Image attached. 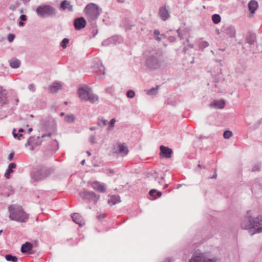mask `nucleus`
<instances>
[{"instance_id":"1","label":"nucleus","mask_w":262,"mask_h":262,"mask_svg":"<svg viewBox=\"0 0 262 262\" xmlns=\"http://www.w3.org/2000/svg\"><path fill=\"white\" fill-rule=\"evenodd\" d=\"M241 227L242 229L248 230L251 236L256 233H262V216L258 215L254 216L251 211L249 210L242 220Z\"/></svg>"},{"instance_id":"2","label":"nucleus","mask_w":262,"mask_h":262,"mask_svg":"<svg viewBox=\"0 0 262 262\" xmlns=\"http://www.w3.org/2000/svg\"><path fill=\"white\" fill-rule=\"evenodd\" d=\"M144 66L150 70H156L164 63V59L162 52L153 50L144 53Z\"/></svg>"},{"instance_id":"3","label":"nucleus","mask_w":262,"mask_h":262,"mask_svg":"<svg viewBox=\"0 0 262 262\" xmlns=\"http://www.w3.org/2000/svg\"><path fill=\"white\" fill-rule=\"evenodd\" d=\"M55 171L53 167H48L44 165H39L34 168L31 173L32 180L38 182L45 179Z\"/></svg>"},{"instance_id":"4","label":"nucleus","mask_w":262,"mask_h":262,"mask_svg":"<svg viewBox=\"0 0 262 262\" xmlns=\"http://www.w3.org/2000/svg\"><path fill=\"white\" fill-rule=\"evenodd\" d=\"M9 218L12 221L25 223L28 220V215L24 211L21 206L11 205L9 207Z\"/></svg>"},{"instance_id":"5","label":"nucleus","mask_w":262,"mask_h":262,"mask_svg":"<svg viewBox=\"0 0 262 262\" xmlns=\"http://www.w3.org/2000/svg\"><path fill=\"white\" fill-rule=\"evenodd\" d=\"M101 11V9L94 3L89 4L84 8V12L87 19L93 28L96 26L95 21L98 18Z\"/></svg>"},{"instance_id":"6","label":"nucleus","mask_w":262,"mask_h":262,"mask_svg":"<svg viewBox=\"0 0 262 262\" xmlns=\"http://www.w3.org/2000/svg\"><path fill=\"white\" fill-rule=\"evenodd\" d=\"M238 43L243 46V49L254 54L257 53L255 49L256 45V34L251 32H248L245 36L244 42L239 41Z\"/></svg>"},{"instance_id":"7","label":"nucleus","mask_w":262,"mask_h":262,"mask_svg":"<svg viewBox=\"0 0 262 262\" xmlns=\"http://www.w3.org/2000/svg\"><path fill=\"white\" fill-rule=\"evenodd\" d=\"M37 14L42 18L54 17L57 13L55 8L50 5H44L38 6L36 10Z\"/></svg>"},{"instance_id":"8","label":"nucleus","mask_w":262,"mask_h":262,"mask_svg":"<svg viewBox=\"0 0 262 262\" xmlns=\"http://www.w3.org/2000/svg\"><path fill=\"white\" fill-rule=\"evenodd\" d=\"M215 258H209L204 253H199L198 255L194 253L189 262H216Z\"/></svg>"},{"instance_id":"9","label":"nucleus","mask_w":262,"mask_h":262,"mask_svg":"<svg viewBox=\"0 0 262 262\" xmlns=\"http://www.w3.org/2000/svg\"><path fill=\"white\" fill-rule=\"evenodd\" d=\"M79 194L83 199L88 200L90 202L93 201L95 204L99 199V195L93 191H83L79 192Z\"/></svg>"},{"instance_id":"10","label":"nucleus","mask_w":262,"mask_h":262,"mask_svg":"<svg viewBox=\"0 0 262 262\" xmlns=\"http://www.w3.org/2000/svg\"><path fill=\"white\" fill-rule=\"evenodd\" d=\"M42 127L47 131L55 132L56 130V123L54 120H48L42 121Z\"/></svg>"},{"instance_id":"11","label":"nucleus","mask_w":262,"mask_h":262,"mask_svg":"<svg viewBox=\"0 0 262 262\" xmlns=\"http://www.w3.org/2000/svg\"><path fill=\"white\" fill-rule=\"evenodd\" d=\"M159 148L160 150L159 155L161 158L169 159L171 157L173 154L172 149L164 145H161Z\"/></svg>"},{"instance_id":"12","label":"nucleus","mask_w":262,"mask_h":262,"mask_svg":"<svg viewBox=\"0 0 262 262\" xmlns=\"http://www.w3.org/2000/svg\"><path fill=\"white\" fill-rule=\"evenodd\" d=\"M222 33L228 37H234L235 36V29L233 26H225L222 29Z\"/></svg>"},{"instance_id":"13","label":"nucleus","mask_w":262,"mask_h":262,"mask_svg":"<svg viewBox=\"0 0 262 262\" xmlns=\"http://www.w3.org/2000/svg\"><path fill=\"white\" fill-rule=\"evenodd\" d=\"M159 15L163 21H165L170 17L169 6H162L160 8L158 12Z\"/></svg>"},{"instance_id":"14","label":"nucleus","mask_w":262,"mask_h":262,"mask_svg":"<svg viewBox=\"0 0 262 262\" xmlns=\"http://www.w3.org/2000/svg\"><path fill=\"white\" fill-rule=\"evenodd\" d=\"M86 24V21L83 17H77L73 21V25L76 30H80L84 28Z\"/></svg>"},{"instance_id":"15","label":"nucleus","mask_w":262,"mask_h":262,"mask_svg":"<svg viewBox=\"0 0 262 262\" xmlns=\"http://www.w3.org/2000/svg\"><path fill=\"white\" fill-rule=\"evenodd\" d=\"M91 186L94 189L99 192L104 193L106 191L105 184L98 181H95L91 183Z\"/></svg>"},{"instance_id":"16","label":"nucleus","mask_w":262,"mask_h":262,"mask_svg":"<svg viewBox=\"0 0 262 262\" xmlns=\"http://www.w3.org/2000/svg\"><path fill=\"white\" fill-rule=\"evenodd\" d=\"M8 99L7 97V93L6 90L3 89L2 86H0V104L4 105L7 104Z\"/></svg>"},{"instance_id":"17","label":"nucleus","mask_w":262,"mask_h":262,"mask_svg":"<svg viewBox=\"0 0 262 262\" xmlns=\"http://www.w3.org/2000/svg\"><path fill=\"white\" fill-rule=\"evenodd\" d=\"M225 101L223 99H221L220 100H213L212 102H211L209 104V106L210 107H214L216 108L222 109L224 108V107L225 106Z\"/></svg>"},{"instance_id":"18","label":"nucleus","mask_w":262,"mask_h":262,"mask_svg":"<svg viewBox=\"0 0 262 262\" xmlns=\"http://www.w3.org/2000/svg\"><path fill=\"white\" fill-rule=\"evenodd\" d=\"M251 191L253 193H257L262 191V184L257 180H255L251 186Z\"/></svg>"},{"instance_id":"19","label":"nucleus","mask_w":262,"mask_h":262,"mask_svg":"<svg viewBox=\"0 0 262 262\" xmlns=\"http://www.w3.org/2000/svg\"><path fill=\"white\" fill-rule=\"evenodd\" d=\"M59 8L65 10L67 9L68 11L72 12L73 11V7L70 4V2L67 0H64L61 2Z\"/></svg>"},{"instance_id":"20","label":"nucleus","mask_w":262,"mask_h":262,"mask_svg":"<svg viewBox=\"0 0 262 262\" xmlns=\"http://www.w3.org/2000/svg\"><path fill=\"white\" fill-rule=\"evenodd\" d=\"M117 39L118 37L117 36H113L103 41L102 45L103 46H114L116 44Z\"/></svg>"},{"instance_id":"21","label":"nucleus","mask_w":262,"mask_h":262,"mask_svg":"<svg viewBox=\"0 0 262 262\" xmlns=\"http://www.w3.org/2000/svg\"><path fill=\"white\" fill-rule=\"evenodd\" d=\"M33 248V245L29 242H26L23 244L21 247V252L23 253H27L30 252Z\"/></svg>"},{"instance_id":"22","label":"nucleus","mask_w":262,"mask_h":262,"mask_svg":"<svg viewBox=\"0 0 262 262\" xmlns=\"http://www.w3.org/2000/svg\"><path fill=\"white\" fill-rule=\"evenodd\" d=\"M91 89L88 87H86L85 88L83 87L80 88L78 89V94L80 98L84 100L88 95V93H89Z\"/></svg>"},{"instance_id":"23","label":"nucleus","mask_w":262,"mask_h":262,"mask_svg":"<svg viewBox=\"0 0 262 262\" xmlns=\"http://www.w3.org/2000/svg\"><path fill=\"white\" fill-rule=\"evenodd\" d=\"M16 167V164L15 163H11L9 164L5 173V177L6 179H9L10 178V174L13 172V169Z\"/></svg>"},{"instance_id":"24","label":"nucleus","mask_w":262,"mask_h":262,"mask_svg":"<svg viewBox=\"0 0 262 262\" xmlns=\"http://www.w3.org/2000/svg\"><path fill=\"white\" fill-rule=\"evenodd\" d=\"M94 69H97L96 70V72L98 75H99L100 78H101L102 76H104L105 74V68L102 64V62H99L97 64V67H94Z\"/></svg>"},{"instance_id":"25","label":"nucleus","mask_w":262,"mask_h":262,"mask_svg":"<svg viewBox=\"0 0 262 262\" xmlns=\"http://www.w3.org/2000/svg\"><path fill=\"white\" fill-rule=\"evenodd\" d=\"M258 3L255 0H251L248 4V8L251 13H254L258 8Z\"/></svg>"},{"instance_id":"26","label":"nucleus","mask_w":262,"mask_h":262,"mask_svg":"<svg viewBox=\"0 0 262 262\" xmlns=\"http://www.w3.org/2000/svg\"><path fill=\"white\" fill-rule=\"evenodd\" d=\"M71 217L73 222H74L76 224H78L80 226L82 225L83 223L82 221V218L79 213H74L72 214L71 215Z\"/></svg>"},{"instance_id":"27","label":"nucleus","mask_w":262,"mask_h":262,"mask_svg":"<svg viewBox=\"0 0 262 262\" xmlns=\"http://www.w3.org/2000/svg\"><path fill=\"white\" fill-rule=\"evenodd\" d=\"M86 101H89L91 103H94L98 100V96L91 92V90L88 93V95L84 99Z\"/></svg>"},{"instance_id":"28","label":"nucleus","mask_w":262,"mask_h":262,"mask_svg":"<svg viewBox=\"0 0 262 262\" xmlns=\"http://www.w3.org/2000/svg\"><path fill=\"white\" fill-rule=\"evenodd\" d=\"M61 86L58 82H54L52 85L49 86V90L51 93H55L58 90L61 89Z\"/></svg>"},{"instance_id":"29","label":"nucleus","mask_w":262,"mask_h":262,"mask_svg":"<svg viewBox=\"0 0 262 262\" xmlns=\"http://www.w3.org/2000/svg\"><path fill=\"white\" fill-rule=\"evenodd\" d=\"M120 202V197L118 195H114L111 196L108 201V203L111 205H115Z\"/></svg>"},{"instance_id":"30","label":"nucleus","mask_w":262,"mask_h":262,"mask_svg":"<svg viewBox=\"0 0 262 262\" xmlns=\"http://www.w3.org/2000/svg\"><path fill=\"white\" fill-rule=\"evenodd\" d=\"M118 152L120 154L126 155L128 152V148L123 144H120L118 145Z\"/></svg>"},{"instance_id":"31","label":"nucleus","mask_w":262,"mask_h":262,"mask_svg":"<svg viewBox=\"0 0 262 262\" xmlns=\"http://www.w3.org/2000/svg\"><path fill=\"white\" fill-rule=\"evenodd\" d=\"M10 66L13 69H16L20 67V61L17 59L11 60L9 61Z\"/></svg>"},{"instance_id":"32","label":"nucleus","mask_w":262,"mask_h":262,"mask_svg":"<svg viewBox=\"0 0 262 262\" xmlns=\"http://www.w3.org/2000/svg\"><path fill=\"white\" fill-rule=\"evenodd\" d=\"M35 140H36V139L34 137H33V136L30 137L28 139L27 143L25 144V146L28 147V146L31 145V144H34L35 145H39L41 144V142L39 143V144H38L37 142H35Z\"/></svg>"},{"instance_id":"33","label":"nucleus","mask_w":262,"mask_h":262,"mask_svg":"<svg viewBox=\"0 0 262 262\" xmlns=\"http://www.w3.org/2000/svg\"><path fill=\"white\" fill-rule=\"evenodd\" d=\"M6 259L9 261L17 262L18 260L17 257L16 256L13 255L11 254H6L5 255Z\"/></svg>"},{"instance_id":"34","label":"nucleus","mask_w":262,"mask_h":262,"mask_svg":"<svg viewBox=\"0 0 262 262\" xmlns=\"http://www.w3.org/2000/svg\"><path fill=\"white\" fill-rule=\"evenodd\" d=\"M159 86L157 85L155 88H152L150 90L146 91V93L148 95H156L158 93V90Z\"/></svg>"},{"instance_id":"35","label":"nucleus","mask_w":262,"mask_h":262,"mask_svg":"<svg viewBox=\"0 0 262 262\" xmlns=\"http://www.w3.org/2000/svg\"><path fill=\"white\" fill-rule=\"evenodd\" d=\"M75 120V117L73 114L67 115L64 117V121L67 123L73 122Z\"/></svg>"},{"instance_id":"36","label":"nucleus","mask_w":262,"mask_h":262,"mask_svg":"<svg viewBox=\"0 0 262 262\" xmlns=\"http://www.w3.org/2000/svg\"><path fill=\"white\" fill-rule=\"evenodd\" d=\"M221 16L219 14H214L212 16V20L214 24H217L221 21Z\"/></svg>"},{"instance_id":"37","label":"nucleus","mask_w":262,"mask_h":262,"mask_svg":"<svg viewBox=\"0 0 262 262\" xmlns=\"http://www.w3.org/2000/svg\"><path fill=\"white\" fill-rule=\"evenodd\" d=\"M261 163L259 162H257L255 163L252 167V171H259L260 170L261 168Z\"/></svg>"},{"instance_id":"38","label":"nucleus","mask_w":262,"mask_h":262,"mask_svg":"<svg viewBox=\"0 0 262 262\" xmlns=\"http://www.w3.org/2000/svg\"><path fill=\"white\" fill-rule=\"evenodd\" d=\"M69 43V39L67 38H64L62 39L60 42V46L63 49H66L67 47V45Z\"/></svg>"},{"instance_id":"39","label":"nucleus","mask_w":262,"mask_h":262,"mask_svg":"<svg viewBox=\"0 0 262 262\" xmlns=\"http://www.w3.org/2000/svg\"><path fill=\"white\" fill-rule=\"evenodd\" d=\"M107 123V120L103 119H98L97 120V124L98 126H105L106 125Z\"/></svg>"},{"instance_id":"40","label":"nucleus","mask_w":262,"mask_h":262,"mask_svg":"<svg viewBox=\"0 0 262 262\" xmlns=\"http://www.w3.org/2000/svg\"><path fill=\"white\" fill-rule=\"evenodd\" d=\"M160 35V31L156 29L154 30V36L155 39L158 41H161L162 39L161 37L159 36Z\"/></svg>"},{"instance_id":"41","label":"nucleus","mask_w":262,"mask_h":262,"mask_svg":"<svg viewBox=\"0 0 262 262\" xmlns=\"http://www.w3.org/2000/svg\"><path fill=\"white\" fill-rule=\"evenodd\" d=\"M232 135V132L230 130H225L223 134L224 138L226 139H229Z\"/></svg>"},{"instance_id":"42","label":"nucleus","mask_w":262,"mask_h":262,"mask_svg":"<svg viewBox=\"0 0 262 262\" xmlns=\"http://www.w3.org/2000/svg\"><path fill=\"white\" fill-rule=\"evenodd\" d=\"M208 46H209V43L207 41H201L199 44V48L201 49H203Z\"/></svg>"},{"instance_id":"43","label":"nucleus","mask_w":262,"mask_h":262,"mask_svg":"<svg viewBox=\"0 0 262 262\" xmlns=\"http://www.w3.org/2000/svg\"><path fill=\"white\" fill-rule=\"evenodd\" d=\"M135 95V92L132 90H128L126 92V96L129 98H133Z\"/></svg>"},{"instance_id":"44","label":"nucleus","mask_w":262,"mask_h":262,"mask_svg":"<svg viewBox=\"0 0 262 262\" xmlns=\"http://www.w3.org/2000/svg\"><path fill=\"white\" fill-rule=\"evenodd\" d=\"M15 37V35L14 34H9L8 35L7 39H8V40L10 42H12L14 40Z\"/></svg>"},{"instance_id":"45","label":"nucleus","mask_w":262,"mask_h":262,"mask_svg":"<svg viewBox=\"0 0 262 262\" xmlns=\"http://www.w3.org/2000/svg\"><path fill=\"white\" fill-rule=\"evenodd\" d=\"M177 32L178 34V36L180 37V39H183L184 38L183 33L181 32V30L180 28H179L177 30Z\"/></svg>"},{"instance_id":"46","label":"nucleus","mask_w":262,"mask_h":262,"mask_svg":"<svg viewBox=\"0 0 262 262\" xmlns=\"http://www.w3.org/2000/svg\"><path fill=\"white\" fill-rule=\"evenodd\" d=\"M95 140H96V137L94 135L91 136L89 138L90 142L93 144H94L96 143Z\"/></svg>"},{"instance_id":"47","label":"nucleus","mask_w":262,"mask_h":262,"mask_svg":"<svg viewBox=\"0 0 262 262\" xmlns=\"http://www.w3.org/2000/svg\"><path fill=\"white\" fill-rule=\"evenodd\" d=\"M157 190L155 189H152L149 191V194L154 198V196L156 193Z\"/></svg>"},{"instance_id":"48","label":"nucleus","mask_w":262,"mask_h":262,"mask_svg":"<svg viewBox=\"0 0 262 262\" xmlns=\"http://www.w3.org/2000/svg\"><path fill=\"white\" fill-rule=\"evenodd\" d=\"M156 195L154 196V199H157L159 198H160L162 196V193L160 191H159L157 190V192H156Z\"/></svg>"},{"instance_id":"49","label":"nucleus","mask_w":262,"mask_h":262,"mask_svg":"<svg viewBox=\"0 0 262 262\" xmlns=\"http://www.w3.org/2000/svg\"><path fill=\"white\" fill-rule=\"evenodd\" d=\"M28 89H29L30 91H31L32 92H35V85H34V84H30L28 85Z\"/></svg>"},{"instance_id":"50","label":"nucleus","mask_w":262,"mask_h":262,"mask_svg":"<svg viewBox=\"0 0 262 262\" xmlns=\"http://www.w3.org/2000/svg\"><path fill=\"white\" fill-rule=\"evenodd\" d=\"M115 122H116V120L115 118L112 119L109 122V126L110 127H113L114 126V124H115Z\"/></svg>"},{"instance_id":"51","label":"nucleus","mask_w":262,"mask_h":262,"mask_svg":"<svg viewBox=\"0 0 262 262\" xmlns=\"http://www.w3.org/2000/svg\"><path fill=\"white\" fill-rule=\"evenodd\" d=\"M14 151H12L11 152L9 156H8V159L9 161H12L13 160V159H14Z\"/></svg>"},{"instance_id":"52","label":"nucleus","mask_w":262,"mask_h":262,"mask_svg":"<svg viewBox=\"0 0 262 262\" xmlns=\"http://www.w3.org/2000/svg\"><path fill=\"white\" fill-rule=\"evenodd\" d=\"M12 134H13L14 137L15 138H17L18 140H20V137L23 136V135L21 134H18V133L17 134L12 133Z\"/></svg>"},{"instance_id":"53","label":"nucleus","mask_w":262,"mask_h":262,"mask_svg":"<svg viewBox=\"0 0 262 262\" xmlns=\"http://www.w3.org/2000/svg\"><path fill=\"white\" fill-rule=\"evenodd\" d=\"M168 40L170 42H174L176 41V37L175 36H170L168 37Z\"/></svg>"},{"instance_id":"54","label":"nucleus","mask_w":262,"mask_h":262,"mask_svg":"<svg viewBox=\"0 0 262 262\" xmlns=\"http://www.w3.org/2000/svg\"><path fill=\"white\" fill-rule=\"evenodd\" d=\"M53 132H49V133H48V134H43V135H42L41 138H45V137H51V136H52V133H53Z\"/></svg>"},{"instance_id":"55","label":"nucleus","mask_w":262,"mask_h":262,"mask_svg":"<svg viewBox=\"0 0 262 262\" xmlns=\"http://www.w3.org/2000/svg\"><path fill=\"white\" fill-rule=\"evenodd\" d=\"M19 18L22 21H26L27 19V17L25 14H22L20 16Z\"/></svg>"},{"instance_id":"56","label":"nucleus","mask_w":262,"mask_h":262,"mask_svg":"<svg viewBox=\"0 0 262 262\" xmlns=\"http://www.w3.org/2000/svg\"><path fill=\"white\" fill-rule=\"evenodd\" d=\"M105 217V214H101L100 215H99L98 216H97V218L98 219H99V220H103V219H104Z\"/></svg>"},{"instance_id":"57","label":"nucleus","mask_w":262,"mask_h":262,"mask_svg":"<svg viewBox=\"0 0 262 262\" xmlns=\"http://www.w3.org/2000/svg\"><path fill=\"white\" fill-rule=\"evenodd\" d=\"M16 8V6H15L14 5H11L9 7V9L11 10H15Z\"/></svg>"},{"instance_id":"58","label":"nucleus","mask_w":262,"mask_h":262,"mask_svg":"<svg viewBox=\"0 0 262 262\" xmlns=\"http://www.w3.org/2000/svg\"><path fill=\"white\" fill-rule=\"evenodd\" d=\"M224 57L223 58V59H216L215 61L216 62H220V64L223 66V64H221V62H223V61L224 60Z\"/></svg>"},{"instance_id":"59","label":"nucleus","mask_w":262,"mask_h":262,"mask_svg":"<svg viewBox=\"0 0 262 262\" xmlns=\"http://www.w3.org/2000/svg\"><path fill=\"white\" fill-rule=\"evenodd\" d=\"M187 41L188 42V46L190 48H193V45L192 43H189V40L187 39Z\"/></svg>"},{"instance_id":"60","label":"nucleus","mask_w":262,"mask_h":262,"mask_svg":"<svg viewBox=\"0 0 262 262\" xmlns=\"http://www.w3.org/2000/svg\"><path fill=\"white\" fill-rule=\"evenodd\" d=\"M92 33L93 34V36H95L98 33V30L96 29V30H94L93 31H92Z\"/></svg>"},{"instance_id":"61","label":"nucleus","mask_w":262,"mask_h":262,"mask_svg":"<svg viewBox=\"0 0 262 262\" xmlns=\"http://www.w3.org/2000/svg\"><path fill=\"white\" fill-rule=\"evenodd\" d=\"M18 24H19V26L20 27H23L25 25V23L22 20L19 21L18 23Z\"/></svg>"},{"instance_id":"62","label":"nucleus","mask_w":262,"mask_h":262,"mask_svg":"<svg viewBox=\"0 0 262 262\" xmlns=\"http://www.w3.org/2000/svg\"><path fill=\"white\" fill-rule=\"evenodd\" d=\"M108 172H110L112 174H114L115 173L114 170L113 169H109L108 170Z\"/></svg>"},{"instance_id":"63","label":"nucleus","mask_w":262,"mask_h":262,"mask_svg":"<svg viewBox=\"0 0 262 262\" xmlns=\"http://www.w3.org/2000/svg\"><path fill=\"white\" fill-rule=\"evenodd\" d=\"M96 129H97V127L96 126H93L90 128V129L92 131Z\"/></svg>"},{"instance_id":"64","label":"nucleus","mask_w":262,"mask_h":262,"mask_svg":"<svg viewBox=\"0 0 262 262\" xmlns=\"http://www.w3.org/2000/svg\"><path fill=\"white\" fill-rule=\"evenodd\" d=\"M24 132V129L23 128H19L18 129V134H20L21 133H23Z\"/></svg>"}]
</instances>
